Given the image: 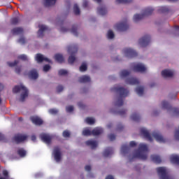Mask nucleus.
Instances as JSON below:
<instances>
[{"label":"nucleus","instance_id":"43","mask_svg":"<svg viewBox=\"0 0 179 179\" xmlns=\"http://www.w3.org/2000/svg\"><path fill=\"white\" fill-rule=\"evenodd\" d=\"M86 71H87V65H86V63H83L80 66V71L85 72Z\"/></svg>","mask_w":179,"mask_h":179},{"label":"nucleus","instance_id":"34","mask_svg":"<svg viewBox=\"0 0 179 179\" xmlns=\"http://www.w3.org/2000/svg\"><path fill=\"white\" fill-rule=\"evenodd\" d=\"M131 119L132 120V121L138 122L141 120V116H139L138 113H133L131 116Z\"/></svg>","mask_w":179,"mask_h":179},{"label":"nucleus","instance_id":"7","mask_svg":"<svg viewBox=\"0 0 179 179\" xmlns=\"http://www.w3.org/2000/svg\"><path fill=\"white\" fill-rule=\"evenodd\" d=\"M115 28L118 31H126V30H128V29H129V25H128V22L125 21L116 24Z\"/></svg>","mask_w":179,"mask_h":179},{"label":"nucleus","instance_id":"20","mask_svg":"<svg viewBox=\"0 0 179 179\" xmlns=\"http://www.w3.org/2000/svg\"><path fill=\"white\" fill-rule=\"evenodd\" d=\"M45 30H48V28L45 25H39V30L38 31V37H44V32Z\"/></svg>","mask_w":179,"mask_h":179},{"label":"nucleus","instance_id":"51","mask_svg":"<svg viewBox=\"0 0 179 179\" xmlns=\"http://www.w3.org/2000/svg\"><path fill=\"white\" fill-rule=\"evenodd\" d=\"M17 41L20 44H26V38L23 36L20 38Z\"/></svg>","mask_w":179,"mask_h":179},{"label":"nucleus","instance_id":"57","mask_svg":"<svg viewBox=\"0 0 179 179\" xmlns=\"http://www.w3.org/2000/svg\"><path fill=\"white\" fill-rule=\"evenodd\" d=\"M62 90H64V86L58 85L57 87V93H61V92H62Z\"/></svg>","mask_w":179,"mask_h":179},{"label":"nucleus","instance_id":"25","mask_svg":"<svg viewBox=\"0 0 179 179\" xmlns=\"http://www.w3.org/2000/svg\"><path fill=\"white\" fill-rule=\"evenodd\" d=\"M114 153V150H113V148L108 147L104 151H103V156L104 157H108L110 155H113Z\"/></svg>","mask_w":179,"mask_h":179},{"label":"nucleus","instance_id":"33","mask_svg":"<svg viewBox=\"0 0 179 179\" xmlns=\"http://www.w3.org/2000/svg\"><path fill=\"white\" fill-rule=\"evenodd\" d=\"M57 3V0H45V6H52Z\"/></svg>","mask_w":179,"mask_h":179},{"label":"nucleus","instance_id":"9","mask_svg":"<svg viewBox=\"0 0 179 179\" xmlns=\"http://www.w3.org/2000/svg\"><path fill=\"white\" fill-rule=\"evenodd\" d=\"M124 53L127 55L129 58H134V57H138V52L134 50L132 48H127L123 50Z\"/></svg>","mask_w":179,"mask_h":179},{"label":"nucleus","instance_id":"27","mask_svg":"<svg viewBox=\"0 0 179 179\" xmlns=\"http://www.w3.org/2000/svg\"><path fill=\"white\" fill-rule=\"evenodd\" d=\"M151 159L154 163H156L157 164H160V163H162V158H160V156L159 155H151Z\"/></svg>","mask_w":179,"mask_h":179},{"label":"nucleus","instance_id":"46","mask_svg":"<svg viewBox=\"0 0 179 179\" xmlns=\"http://www.w3.org/2000/svg\"><path fill=\"white\" fill-rule=\"evenodd\" d=\"M7 64H8V66H10V68H13V66H16V65H17V64H19V61L15 60L13 62H8Z\"/></svg>","mask_w":179,"mask_h":179},{"label":"nucleus","instance_id":"45","mask_svg":"<svg viewBox=\"0 0 179 179\" xmlns=\"http://www.w3.org/2000/svg\"><path fill=\"white\" fill-rule=\"evenodd\" d=\"M132 0H116V3H131Z\"/></svg>","mask_w":179,"mask_h":179},{"label":"nucleus","instance_id":"4","mask_svg":"<svg viewBox=\"0 0 179 179\" xmlns=\"http://www.w3.org/2000/svg\"><path fill=\"white\" fill-rule=\"evenodd\" d=\"M154 10H155L150 7L145 8L143 11V14L134 15L133 17L134 22H135V23H138V22H139V20H142V19L145 17V16H150V15L153 13Z\"/></svg>","mask_w":179,"mask_h":179},{"label":"nucleus","instance_id":"61","mask_svg":"<svg viewBox=\"0 0 179 179\" xmlns=\"http://www.w3.org/2000/svg\"><path fill=\"white\" fill-rule=\"evenodd\" d=\"M89 5V2L87 1H85L83 3V8H87V6Z\"/></svg>","mask_w":179,"mask_h":179},{"label":"nucleus","instance_id":"59","mask_svg":"<svg viewBox=\"0 0 179 179\" xmlns=\"http://www.w3.org/2000/svg\"><path fill=\"white\" fill-rule=\"evenodd\" d=\"M117 129L118 131H122V129H124V126L121 124H118Z\"/></svg>","mask_w":179,"mask_h":179},{"label":"nucleus","instance_id":"3","mask_svg":"<svg viewBox=\"0 0 179 179\" xmlns=\"http://www.w3.org/2000/svg\"><path fill=\"white\" fill-rule=\"evenodd\" d=\"M13 93H19V92H21L20 97L19 99V101L21 103H24L26 99L29 97V90L22 85H15L13 89Z\"/></svg>","mask_w":179,"mask_h":179},{"label":"nucleus","instance_id":"62","mask_svg":"<svg viewBox=\"0 0 179 179\" xmlns=\"http://www.w3.org/2000/svg\"><path fill=\"white\" fill-rule=\"evenodd\" d=\"M69 31V29H66V28H65V27H62V28H61V32H62V33H65V32Z\"/></svg>","mask_w":179,"mask_h":179},{"label":"nucleus","instance_id":"2","mask_svg":"<svg viewBox=\"0 0 179 179\" xmlns=\"http://www.w3.org/2000/svg\"><path fill=\"white\" fill-rule=\"evenodd\" d=\"M134 159H139L140 160H146L148 159V145L141 143L138 149L133 155Z\"/></svg>","mask_w":179,"mask_h":179},{"label":"nucleus","instance_id":"30","mask_svg":"<svg viewBox=\"0 0 179 179\" xmlns=\"http://www.w3.org/2000/svg\"><path fill=\"white\" fill-rule=\"evenodd\" d=\"M171 162L173 164H177L179 166V156L178 155H172L171 157Z\"/></svg>","mask_w":179,"mask_h":179},{"label":"nucleus","instance_id":"17","mask_svg":"<svg viewBox=\"0 0 179 179\" xmlns=\"http://www.w3.org/2000/svg\"><path fill=\"white\" fill-rule=\"evenodd\" d=\"M30 120L32 122V124H34V125H43V120L38 116H31Z\"/></svg>","mask_w":179,"mask_h":179},{"label":"nucleus","instance_id":"31","mask_svg":"<svg viewBox=\"0 0 179 179\" xmlns=\"http://www.w3.org/2000/svg\"><path fill=\"white\" fill-rule=\"evenodd\" d=\"M98 13L99 15H101V16H104V15L107 14V8H106V6H102L98 8Z\"/></svg>","mask_w":179,"mask_h":179},{"label":"nucleus","instance_id":"5","mask_svg":"<svg viewBox=\"0 0 179 179\" xmlns=\"http://www.w3.org/2000/svg\"><path fill=\"white\" fill-rule=\"evenodd\" d=\"M68 52L71 54L68 59L69 64H73L75 61H76V57H75V54L78 52V46H69L68 48Z\"/></svg>","mask_w":179,"mask_h":179},{"label":"nucleus","instance_id":"38","mask_svg":"<svg viewBox=\"0 0 179 179\" xmlns=\"http://www.w3.org/2000/svg\"><path fill=\"white\" fill-rule=\"evenodd\" d=\"M73 12L74 15H80V9L79 8V6H78V4H75L73 6Z\"/></svg>","mask_w":179,"mask_h":179},{"label":"nucleus","instance_id":"53","mask_svg":"<svg viewBox=\"0 0 179 179\" xmlns=\"http://www.w3.org/2000/svg\"><path fill=\"white\" fill-rule=\"evenodd\" d=\"M2 173H3V176L5 177L6 179L9 178V172L7 170H3Z\"/></svg>","mask_w":179,"mask_h":179},{"label":"nucleus","instance_id":"55","mask_svg":"<svg viewBox=\"0 0 179 179\" xmlns=\"http://www.w3.org/2000/svg\"><path fill=\"white\" fill-rule=\"evenodd\" d=\"M49 113L50 114H52V115L58 114V110L52 108L49 110Z\"/></svg>","mask_w":179,"mask_h":179},{"label":"nucleus","instance_id":"42","mask_svg":"<svg viewBox=\"0 0 179 179\" xmlns=\"http://www.w3.org/2000/svg\"><path fill=\"white\" fill-rule=\"evenodd\" d=\"M83 135H84V136H90V135H92V131L87 129L83 131Z\"/></svg>","mask_w":179,"mask_h":179},{"label":"nucleus","instance_id":"28","mask_svg":"<svg viewBox=\"0 0 179 179\" xmlns=\"http://www.w3.org/2000/svg\"><path fill=\"white\" fill-rule=\"evenodd\" d=\"M129 150H131V147L128 145H123L121 148L122 155H127V153L129 152Z\"/></svg>","mask_w":179,"mask_h":179},{"label":"nucleus","instance_id":"56","mask_svg":"<svg viewBox=\"0 0 179 179\" xmlns=\"http://www.w3.org/2000/svg\"><path fill=\"white\" fill-rule=\"evenodd\" d=\"M66 110L67 113H72V111H73V107L72 106H69L66 107Z\"/></svg>","mask_w":179,"mask_h":179},{"label":"nucleus","instance_id":"1","mask_svg":"<svg viewBox=\"0 0 179 179\" xmlns=\"http://www.w3.org/2000/svg\"><path fill=\"white\" fill-rule=\"evenodd\" d=\"M111 92H115V93H118L120 94V97L115 103V106L117 107H122L124 106V99L125 97H128V94H129V90L122 87L115 86L110 89Z\"/></svg>","mask_w":179,"mask_h":179},{"label":"nucleus","instance_id":"44","mask_svg":"<svg viewBox=\"0 0 179 179\" xmlns=\"http://www.w3.org/2000/svg\"><path fill=\"white\" fill-rule=\"evenodd\" d=\"M107 37L109 40H113V38L115 37L114 32H113L111 30H109L108 31Z\"/></svg>","mask_w":179,"mask_h":179},{"label":"nucleus","instance_id":"11","mask_svg":"<svg viewBox=\"0 0 179 179\" xmlns=\"http://www.w3.org/2000/svg\"><path fill=\"white\" fill-rule=\"evenodd\" d=\"M152 136L155 138V139H156L157 142H159L160 143H166V139L163 138V136H162L159 131H154L152 133Z\"/></svg>","mask_w":179,"mask_h":179},{"label":"nucleus","instance_id":"12","mask_svg":"<svg viewBox=\"0 0 179 179\" xmlns=\"http://www.w3.org/2000/svg\"><path fill=\"white\" fill-rule=\"evenodd\" d=\"M55 160L58 163L61 162V149L59 147H55L53 150Z\"/></svg>","mask_w":179,"mask_h":179},{"label":"nucleus","instance_id":"54","mask_svg":"<svg viewBox=\"0 0 179 179\" xmlns=\"http://www.w3.org/2000/svg\"><path fill=\"white\" fill-rule=\"evenodd\" d=\"M19 59H22V61H27V56L26 55H21L18 56Z\"/></svg>","mask_w":179,"mask_h":179},{"label":"nucleus","instance_id":"37","mask_svg":"<svg viewBox=\"0 0 179 179\" xmlns=\"http://www.w3.org/2000/svg\"><path fill=\"white\" fill-rule=\"evenodd\" d=\"M17 155H20V157H24L27 155L26 150L23 148H20L17 150Z\"/></svg>","mask_w":179,"mask_h":179},{"label":"nucleus","instance_id":"49","mask_svg":"<svg viewBox=\"0 0 179 179\" xmlns=\"http://www.w3.org/2000/svg\"><path fill=\"white\" fill-rule=\"evenodd\" d=\"M63 136L64 138H69V136H71V133L68 130H64L63 131Z\"/></svg>","mask_w":179,"mask_h":179},{"label":"nucleus","instance_id":"60","mask_svg":"<svg viewBox=\"0 0 179 179\" xmlns=\"http://www.w3.org/2000/svg\"><path fill=\"white\" fill-rule=\"evenodd\" d=\"M130 148H135L136 146V143L135 141H131L129 143Z\"/></svg>","mask_w":179,"mask_h":179},{"label":"nucleus","instance_id":"35","mask_svg":"<svg viewBox=\"0 0 179 179\" xmlns=\"http://www.w3.org/2000/svg\"><path fill=\"white\" fill-rule=\"evenodd\" d=\"M71 31L73 34L76 36V37H78V36H79V34L78 33V25H73Z\"/></svg>","mask_w":179,"mask_h":179},{"label":"nucleus","instance_id":"29","mask_svg":"<svg viewBox=\"0 0 179 179\" xmlns=\"http://www.w3.org/2000/svg\"><path fill=\"white\" fill-rule=\"evenodd\" d=\"M78 80L80 83H87L88 82H90V77L87 76H83L79 78Z\"/></svg>","mask_w":179,"mask_h":179},{"label":"nucleus","instance_id":"32","mask_svg":"<svg viewBox=\"0 0 179 179\" xmlns=\"http://www.w3.org/2000/svg\"><path fill=\"white\" fill-rule=\"evenodd\" d=\"M170 11V8L167 6H161L158 9L159 13H167V12Z\"/></svg>","mask_w":179,"mask_h":179},{"label":"nucleus","instance_id":"15","mask_svg":"<svg viewBox=\"0 0 179 179\" xmlns=\"http://www.w3.org/2000/svg\"><path fill=\"white\" fill-rule=\"evenodd\" d=\"M27 139V136L17 134L14 136V141L17 144L22 143V142H24Z\"/></svg>","mask_w":179,"mask_h":179},{"label":"nucleus","instance_id":"48","mask_svg":"<svg viewBox=\"0 0 179 179\" xmlns=\"http://www.w3.org/2000/svg\"><path fill=\"white\" fill-rule=\"evenodd\" d=\"M59 76H64V75H68V71L66 70L61 69L59 71Z\"/></svg>","mask_w":179,"mask_h":179},{"label":"nucleus","instance_id":"13","mask_svg":"<svg viewBox=\"0 0 179 179\" xmlns=\"http://www.w3.org/2000/svg\"><path fill=\"white\" fill-rule=\"evenodd\" d=\"M141 134L144 136L147 141H149V142H153V138H152V136H150V134H149V131L146 130L145 128L141 129Z\"/></svg>","mask_w":179,"mask_h":179},{"label":"nucleus","instance_id":"52","mask_svg":"<svg viewBox=\"0 0 179 179\" xmlns=\"http://www.w3.org/2000/svg\"><path fill=\"white\" fill-rule=\"evenodd\" d=\"M51 69V66H50L49 64H45L43 66V72H48V71H50Z\"/></svg>","mask_w":179,"mask_h":179},{"label":"nucleus","instance_id":"39","mask_svg":"<svg viewBox=\"0 0 179 179\" xmlns=\"http://www.w3.org/2000/svg\"><path fill=\"white\" fill-rule=\"evenodd\" d=\"M10 22H11V24L16 25L17 24V23L20 22V19H19V17H13L10 20Z\"/></svg>","mask_w":179,"mask_h":179},{"label":"nucleus","instance_id":"24","mask_svg":"<svg viewBox=\"0 0 179 179\" xmlns=\"http://www.w3.org/2000/svg\"><path fill=\"white\" fill-rule=\"evenodd\" d=\"M92 134L94 136H99L103 134V129L100 127H96L92 131Z\"/></svg>","mask_w":179,"mask_h":179},{"label":"nucleus","instance_id":"26","mask_svg":"<svg viewBox=\"0 0 179 179\" xmlns=\"http://www.w3.org/2000/svg\"><path fill=\"white\" fill-rule=\"evenodd\" d=\"M55 59L59 64H62V62H65V59H64V56L59 53H57L55 55Z\"/></svg>","mask_w":179,"mask_h":179},{"label":"nucleus","instance_id":"19","mask_svg":"<svg viewBox=\"0 0 179 179\" xmlns=\"http://www.w3.org/2000/svg\"><path fill=\"white\" fill-rule=\"evenodd\" d=\"M162 76L163 78H173L174 72L171 70L165 69L162 71Z\"/></svg>","mask_w":179,"mask_h":179},{"label":"nucleus","instance_id":"10","mask_svg":"<svg viewBox=\"0 0 179 179\" xmlns=\"http://www.w3.org/2000/svg\"><path fill=\"white\" fill-rule=\"evenodd\" d=\"M134 72H141L143 73V72H146V66L143 65L142 63H138L135 64L133 67Z\"/></svg>","mask_w":179,"mask_h":179},{"label":"nucleus","instance_id":"8","mask_svg":"<svg viewBox=\"0 0 179 179\" xmlns=\"http://www.w3.org/2000/svg\"><path fill=\"white\" fill-rule=\"evenodd\" d=\"M149 43H150V36L149 35H145L138 41V43L141 47H146L147 45H149Z\"/></svg>","mask_w":179,"mask_h":179},{"label":"nucleus","instance_id":"6","mask_svg":"<svg viewBox=\"0 0 179 179\" xmlns=\"http://www.w3.org/2000/svg\"><path fill=\"white\" fill-rule=\"evenodd\" d=\"M162 104V108L168 110V111H173V114H175L177 117H179V108L171 107V105L166 101H163Z\"/></svg>","mask_w":179,"mask_h":179},{"label":"nucleus","instance_id":"58","mask_svg":"<svg viewBox=\"0 0 179 179\" xmlns=\"http://www.w3.org/2000/svg\"><path fill=\"white\" fill-rule=\"evenodd\" d=\"M108 138L110 139V141H115V135L111 134L108 136Z\"/></svg>","mask_w":179,"mask_h":179},{"label":"nucleus","instance_id":"41","mask_svg":"<svg viewBox=\"0 0 179 179\" xmlns=\"http://www.w3.org/2000/svg\"><path fill=\"white\" fill-rule=\"evenodd\" d=\"M85 122H87V124H89L90 125H93L95 121L94 119H93V117H87L85 119Z\"/></svg>","mask_w":179,"mask_h":179},{"label":"nucleus","instance_id":"23","mask_svg":"<svg viewBox=\"0 0 179 179\" xmlns=\"http://www.w3.org/2000/svg\"><path fill=\"white\" fill-rule=\"evenodd\" d=\"M85 144L87 146H90L91 149H96L97 148V142L92 140L87 141Z\"/></svg>","mask_w":179,"mask_h":179},{"label":"nucleus","instance_id":"40","mask_svg":"<svg viewBox=\"0 0 179 179\" xmlns=\"http://www.w3.org/2000/svg\"><path fill=\"white\" fill-rule=\"evenodd\" d=\"M120 76L122 78H127V76H129V71H128L127 70H122L120 72Z\"/></svg>","mask_w":179,"mask_h":179},{"label":"nucleus","instance_id":"36","mask_svg":"<svg viewBox=\"0 0 179 179\" xmlns=\"http://www.w3.org/2000/svg\"><path fill=\"white\" fill-rule=\"evenodd\" d=\"M143 90H144V88L142 86L137 87L136 88V92L138 96H143Z\"/></svg>","mask_w":179,"mask_h":179},{"label":"nucleus","instance_id":"63","mask_svg":"<svg viewBox=\"0 0 179 179\" xmlns=\"http://www.w3.org/2000/svg\"><path fill=\"white\" fill-rule=\"evenodd\" d=\"M92 170V167L90 165L85 166V171H90Z\"/></svg>","mask_w":179,"mask_h":179},{"label":"nucleus","instance_id":"47","mask_svg":"<svg viewBox=\"0 0 179 179\" xmlns=\"http://www.w3.org/2000/svg\"><path fill=\"white\" fill-rule=\"evenodd\" d=\"M117 114L119 115H121V117H124L127 114V109H122L117 112Z\"/></svg>","mask_w":179,"mask_h":179},{"label":"nucleus","instance_id":"50","mask_svg":"<svg viewBox=\"0 0 179 179\" xmlns=\"http://www.w3.org/2000/svg\"><path fill=\"white\" fill-rule=\"evenodd\" d=\"M15 73L17 75H20V72H22V66H17L15 67Z\"/></svg>","mask_w":179,"mask_h":179},{"label":"nucleus","instance_id":"64","mask_svg":"<svg viewBox=\"0 0 179 179\" xmlns=\"http://www.w3.org/2000/svg\"><path fill=\"white\" fill-rule=\"evenodd\" d=\"M78 104V107H80V108H85V105H83V103L82 102H79Z\"/></svg>","mask_w":179,"mask_h":179},{"label":"nucleus","instance_id":"18","mask_svg":"<svg viewBox=\"0 0 179 179\" xmlns=\"http://www.w3.org/2000/svg\"><path fill=\"white\" fill-rule=\"evenodd\" d=\"M28 76H29V79L36 80V79L38 78V73H37L36 69H32L29 72Z\"/></svg>","mask_w":179,"mask_h":179},{"label":"nucleus","instance_id":"16","mask_svg":"<svg viewBox=\"0 0 179 179\" xmlns=\"http://www.w3.org/2000/svg\"><path fill=\"white\" fill-rule=\"evenodd\" d=\"M35 59L37 62H38V64L43 62V61H45L46 62L51 63V60H50L47 57H44V56H43V55H41L40 53L36 54V55L35 57Z\"/></svg>","mask_w":179,"mask_h":179},{"label":"nucleus","instance_id":"21","mask_svg":"<svg viewBox=\"0 0 179 179\" xmlns=\"http://www.w3.org/2000/svg\"><path fill=\"white\" fill-rule=\"evenodd\" d=\"M126 83L128 85H139V80L136 78H129L126 80Z\"/></svg>","mask_w":179,"mask_h":179},{"label":"nucleus","instance_id":"14","mask_svg":"<svg viewBox=\"0 0 179 179\" xmlns=\"http://www.w3.org/2000/svg\"><path fill=\"white\" fill-rule=\"evenodd\" d=\"M40 138L43 142L45 143H47V145H50L51 143V141L52 139V137L47 134H42L40 135Z\"/></svg>","mask_w":179,"mask_h":179},{"label":"nucleus","instance_id":"22","mask_svg":"<svg viewBox=\"0 0 179 179\" xmlns=\"http://www.w3.org/2000/svg\"><path fill=\"white\" fill-rule=\"evenodd\" d=\"M11 33L14 36H19V34H23V28L22 27H15L11 30Z\"/></svg>","mask_w":179,"mask_h":179}]
</instances>
